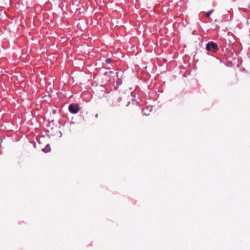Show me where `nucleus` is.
Instances as JSON below:
<instances>
[{
    "label": "nucleus",
    "mask_w": 250,
    "mask_h": 250,
    "mask_svg": "<svg viewBox=\"0 0 250 250\" xmlns=\"http://www.w3.org/2000/svg\"><path fill=\"white\" fill-rule=\"evenodd\" d=\"M69 111L73 114L77 113L79 110V105L77 104H71L68 107Z\"/></svg>",
    "instance_id": "2"
},
{
    "label": "nucleus",
    "mask_w": 250,
    "mask_h": 250,
    "mask_svg": "<svg viewBox=\"0 0 250 250\" xmlns=\"http://www.w3.org/2000/svg\"><path fill=\"white\" fill-rule=\"evenodd\" d=\"M208 51L212 50L213 51L218 50V45L213 42H210L208 43L206 48Z\"/></svg>",
    "instance_id": "1"
},
{
    "label": "nucleus",
    "mask_w": 250,
    "mask_h": 250,
    "mask_svg": "<svg viewBox=\"0 0 250 250\" xmlns=\"http://www.w3.org/2000/svg\"><path fill=\"white\" fill-rule=\"evenodd\" d=\"M111 61V60L110 58H108L105 60V62L106 63H109Z\"/></svg>",
    "instance_id": "4"
},
{
    "label": "nucleus",
    "mask_w": 250,
    "mask_h": 250,
    "mask_svg": "<svg viewBox=\"0 0 250 250\" xmlns=\"http://www.w3.org/2000/svg\"><path fill=\"white\" fill-rule=\"evenodd\" d=\"M213 11V10H211L209 11H208V12L206 13V17H209L210 16V15L211 14V13H212V12Z\"/></svg>",
    "instance_id": "3"
},
{
    "label": "nucleus",
    "mask_w": 250,
    "mask_h": 250,
    "mask_svg": "<svg viewBox=\"0 0 250 250\" xmlns=\"http://www.w3.org/2000/svg\"><path fill=\"white\" fill-rule=\"evenodd\" d=\"M98 117V114H96V117Z\"/></svg>",
    "instance_id": "5"
}]
</instances>
